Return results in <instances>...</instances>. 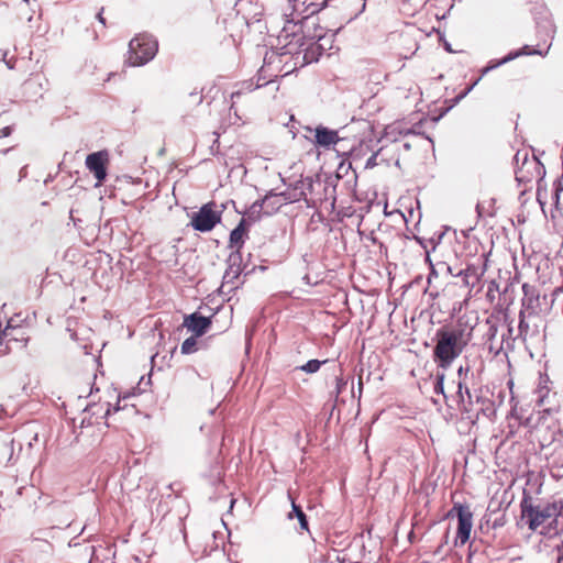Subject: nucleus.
<instances>
[{"label": "nucleus", "mask_w": 563, "mask_h": 563, "mask_svg": "<svg viewBox=\"0 0 563 563\" xmlns=\"http://www.w3.org/2000/svg\"><path fill=\"white\" fill-rule=\"evenodd\" d=\"M520 511L529 530L539 531L544 537L563 534L562 499H539L523 493Z\"/></svg>", "instance_id": "obj_1"}, {"label": "nucleus", "mask_w": 563, "mask_h": 563, "mask_svg": "<svg viewBox=\"0 0 563 563\" xmlns=\"http://www.w3.org/2000/svg\"><path fill=\"white\" fill-rule=\"evenodd\" d=\"M462 329L442 327L435 332L433 360L442 369H448L466 346Z\"/></svg>", "instance_id": "obj_2"}, {"label": "nucleus", "mask_w": 563, "mask_h": 563, "mask_svg": "<svg viewBox=\"0 0 563 563\" xmlns=\"http://www.w3.org/2000/svg\"><path fill=\"white\" fill-rule=\"evenodd\" d=\"M158 49V42L151 34H139L129 43L128 63L130 66H143L152 60Z\"/></svg>", "instance_id": "obj_3"}, {"label": "nucleus", "mask_w": 563, "mask_h": 563, "mask_svg": "<svg viewBox=\"0 0 563 563\" xmlns=\"http://www.w3.org/2000/svg\"><path fill=\"white\" fill-rule=\"evenodd\" d=\"M214 207V202H208L192 216L190 224L196 231L209 232L220 223L222 211H217Z\"/></svg>", "instance_id": "obj_4"}, {"label": "nucleus", "mask_w": 563, "mask_h": 563, "mask_svg": "<svg viewBox=\"0 0 563 563\" xmlns=\"http://www.w3.org/2000/svg\"><path fill=\"white\" fill-rule=\"evenodd\" d=\"M284 205L279 192L272 190L267 192L263 199L253 202L247 214L250 219L256 221L261 219L262 214L271 216L277 212Z\"/></svg>", "instance_id": "obj_5"}, {"label": "nucleus", "mask_w": 563, "mask_h": 563, "mask_svg": "<svg viewBox=\"0 0 563 563\" xmlns=\"http://www.w3.org/2000/svg\"><path fill=\"white\" fill-rule=\"evenodd\" d=\"M456 512L457 517V532L455 539V545L465 544L471 538V531L473 527V512L467 505L454 504L450 510L449 516Z\"/></svg>", "instance_id": "obj_6"}, {"label": "nucleus", "mask_w": 563, "mask_h": 563, "mask_svg": "<svg viewBox=\"0 0 563 563\" xmlns=\"http://www.w3.org/2000/svg\"><path fill=\"white\" fill-rule=\"evenodd\" d=\"M516 180L518 183H530L534 178H541L544 174L543 165L536 157L528 158L525 155L522 165L516 169Z\"/></svg>", "instance_id": "obj_7"}, {"label": "nucleus", "mask_w": 563, "mask_h": 563, "mask_svg": "<svg viewBox=\"0 0 563 563\" xmlns=\"http://www.w3.org/2000/svg\"><path fill=\"white\" fill-rule=\"evenodd\" d=\"M523 297L521 299V309L528 316L538 317L541 311L540 292L536 286L525 283L522 285Z\"/></svg>", "instance_id": "obj_8"}, {"label": "nucleus", "mask_w": 563, "mask_h": 563, "mask_svg": "<svg viewBox=\"0 0 563 563\" xmlns=\"http://www.w3.org/2000/svg\"><path fill=\"white\" fill-rule=\"evenodd\" d=\"M549 383H550L549 376L541 375L539 378L538 387L534 390V394L537 396L536 405L540 409H542L543 412H547V413H551L554 411V407L552 406V400L556 395L555 393L551 394Z\"/></svg>", "instance_id": "obj_9"}, {"label": "nucleus", "mask_w": 563, "mask_h": 563, "mask_svg": "<svg viewBox=\"0 0 563 563\" xmlns=\"http://www.w3.org/2000/svg\"><path fill=\"white\" fill-rule=\"evenodd\" d=\"M109 154L107 151H98L86 157V167L91 172L98 181H103L107 177V163Z\"/></svg>", "instance_id": "obj_10"}, {"label": "nucleus", "mask_w": 563, "mask_h": 563, "mask_svg": "<svg viewBox=\"0 0 563 563\" xmlns=\"http://www.w3.org/2000/svg\"><path fill=\"white\" fill-rule=\"evenodd\" d=\"M486 265L468 264L464 269L456 273V277H461L465 287L474 288L479 284L485 273Z\"/></svg>", "instance_id": "obj_11"}, {"label": "nucleus", "mask_w": 563, "mask_h": 563, "mask_svg": "<svg viewBox=\"0 0 563 563\" xmlns=\"http://www.w3.org/2000/svg\"><path fill=\"white\" fill-rule=\"evenodd\" d=\"M211 324V317H203L198 312H194L185 317L184 325L195 333L196 336H201L206 333Z\"/></svg>", "instance_id": "obj_12"}, {"label": "nucleus", "mask_w": 563, "mask_h": 563, "mask_svg": "<svg viewBox=\"0 0 563 563\" xmlns=\"http://www.w3.org/2000/svg\"><path fill=\"white\" fill-rule=\"evenodd\" d=\"M314 139L316 144L324 148L335 145L340 141L335 130H331L322 125H318L314 129Z\"/></svg>", "instance_id": "obj_13"}, {"label": "nucleus", "mask_w": 563, "mask_h": 563, "mask_svg": "<svg viewBox=\"0 0 563 563\" xmlns=\"http://www.w3.org/2000/svg\"><path fill=\"white\" fill-rule=\"evenodd\" d=\"M241 253L231 252V254L228 257V268L223 275L224 284H233L234 279H236L241 275Z\"/></svg>", "instance_id": "obj_14"}, {"label": "nucleus", "mask_w": 563, "mask_h": 563, "mask_svg": "<svg viewBox=\"0 0 563 563\" xmlns=\"http://www.w3.org/2000/svg\"><path fill=\"white\" fill-rule=\"evenodd\" d=\"M285 205L298 202L306 197L303 180H297L285 191L279 192Z\"/></svg>", "instance_id": "obj_15"}, {"label": "nucleus", "mask_w": 563, "mask_h": 563, "mask_svg": "<svg viewBox=\"0 0 563 563\" xmlns=\"http://www.w3.org/2000/svg\"><path fill=\"white\" fill-rule=\"evenodd\" d=\"M519 324H518V334L522 342H526L529 336L538 335L539 328L537 324L530 325L529 319L534 318L536 316H528L523 312H519Z\"/></svg>", "instance_id": "obj_16"}, {"label": "nucleus", "mask_w": 563, "mask_h": 563, "mask_svg": "<svg viewBox=\"0 0 563 563\" xmlns=\"http://www.w3.org/2000/svg\"><path fill=\"white\" fill-rule=\"evenodd\" d=\"M487 330L484 334L485 342L488 344V350L498 355L503 351V343L496 345L495 341L498 334V324L495 320L488 318L486 320Z\"/></svg>", "instance_id": "obj_17"}, {"label": "nucleus", "mask_w": 563, "mask_h": 563, "mask_svg": "<svg viewBox=\"0 0 563 563\" xmlns=\"http://www.w3.org/2000/svg\"><path fill=\"white\" fill-rule=\"evenodd\" d=\"M0 334L9 344L14 342L16 344L21 343V346H25L29 341V339L23 335V329L20 327H13L11 321L8 322V325Z\"/></svg>", "instance_id": "obj_18"}, {"label": "nucleus", "mask_w": 563, "mask_h": 563, "mask_svg": "<svg viewBox=\"0 0 563 563\" xmlns=\"http://www.w3.org/2000/svg\"><path fill=\"white\" fill-rule=\"evenodd\" d=\"M245 219H241L239 224L231 231L229 238V247L234 249L233 252H240L244 244Z\"/></svg>", "instance_id": "obj_19"}, {"label": "nucleus", "mask_w": 563, "mask_h": 563, "mask_svg": "<svg viewBox=\"0 0 563 563\" xmlns=\"http://www.w3.org/2000/svg\"><path fill=\"white\" fill-rule=\"evenodd\" d=\"M321 38H322V35H320V34L310 38V42L307 44L308 46L305 49V54H303V63L305 64H310L312 62L318 60V56L320 55L319 49L321 48V46L318 44V41H320Z\"/></svg>", "instance_id": "obj_20"}, {"label": "nucleus", "mask_w": 563, "mask_h": 563, "mask_svg": "<svg viewBox=\"0 0 563 563\" xmlns=\"http://www.w3.org/2000/svg\"><path fill=\"white\" fill-rule=\"evenodd\" d=\"M24 90L25 93L32 91L33 95L31 97H42V91L44 90L43 82L36 77L30 78L24 82Z\"/></svg>", "instance_id": "obj_21"}, {"label": "nucleus", "mask_w": 563, "mask_h": 563, "mask_svg": "<svg viewBox=\"0 0 563 563\" xmlns=\"http://www.w3.org/2000/svg\"><path fill=\"white\" fill-rule=\"evenodd\" d=\"M517 57H519V53H509L508 55H506L504 58H501L499 60H490L488 63V65L482 69V76L488 74L490 70H493L508 62L516 59Z\"/></svg>", "instance_id": "obj_22"}, {"label": "nucleus", "mask_w": 563, "mask_h": 563, "mask_svg": "<svg viewBox=\"0 0 563 563\" xmlns=\"http://www.w3.org/2000/svg\"><path fill=\"white\" fill-rule=\"evenodd\" d=\"M291 509H292V511L289 514V518H291V514H294L296 516V518L298 519L300 528L302 530H308V519H307V516L303 512V510L301 509V507L296 505L294 499H291Z\"/></svg>", "instance_id": "obj_23"}, {"label": "nucleus", "mask_w": 563, "mask_h": 563, "mask_svg": "<svg viewBox=\"0 0 563 563\" xmlns=\"http://www.w3.org/2000/svg\"><path fill=\"white\" fill-rule=\"evenodd\" d=\"M476 212L479 218L482 217H493L494 212V199H489L488 201H482L476 205Z\"/></svg>", "instance_id": "obj_24"}, {"label": "nucleus", "mask_w": 563, "mask_h": 563, "mask_svg": "<svg viewBox=\"0 0 563 563\" xmlns=\"http://www.w3.org/2000/svg\"><path fill=\"white\" fill-rule=\"evenodd\" d=\"M465 387L466 386L464 385V383L462 380L457 382L456 399H457L460 409L465 413H470V409L466 407Z\"/></svg>", "instance_id": "obj_25"}, {"label": "nucleus", "mask_w": 563, "mask_h": 563, "mask_svg": "<svg viewBox=\"0 0 563 563\" xmlns=\"http://www.w3.org/2000/svg\"><path fill=\"white\" fill-rule=\"evenodd\" d=\"M512 332H514V328L511 325V323L508 325V329H507V333H504L501 335V342L503 345L506 344V347L508 350H512L514 349V342L518 339L517 336H512Z\"/></svg>", "instance_id": "obj_26"}, {"label": "nucleus", "mask_w": 563, "mask_h": 563, "mask_svg": "<svg viewBox=\"0 0 563 563\" xmlns=\"http://www.w3.org/2000/svg\"><path fill=\"white\" fill-rule=\"evenodd\" d=\"M327 361L309 360L305 365L300 367L301 371L313 374L318 372L323 363Z\"/></svg>", "instance_id": "obj_27"}, {"label": "nucleus", "mask_w": 563, "mask_h": 563, "mask_svg": "<svg viewBox=\"0 0 563 563\" xmlns=\"http://www.w3.org/2000/svg\"><path fill=\"white\" fill-rule=\"evenodd\" d=\"M444 379H445V374L443 372L442 373L438 372L435 375L433 390L435 394L443 395V397L446 398V395L444 393Z\"/></svg>", "instance_id": "obj_28"}, {"label": "nucleus", "mask_w": 563, "mask_h": 563, "mask_svg": "<svg viewBox=\"0 0 563 563\" xmlns=\"http://www.w3.org/2000/svg\"><path fill=\"white\" fill-rule=\"evenodd\" d=\"M196 335L195 336H190V338H187L181 346H180V351L183 354H190L192 352L196 351V344H197V340H196Z\"/></svg>", "instance_id": "obj_29"}, {"label": "nucleus", "mask_w": 563, "mask_h": 563, "mask_svg": "<svg viewBox=\"0 0 563 563\" xmlns=\"http://www.w3.org/2000/svg\"><path fill=\"white\" fill-rule=\"evenodd\" d=\"M547 49H549V47ZM512 53H519V57H520V56H523V55H544V54L548 53V51H545L544 53L542 51H540V49H532L531 51L528 45H525L520 49L514 51Z\"/></svg>", "instance_id": "obj_30"}, {"label": "nucleus", "mask_w": 563, "mask_h": 563, "mask_svg": "<svg viewBox=\"0 0 563 563\" xmlns=\"http://www.w3.org/2000/svg\"><path fill=\"white\" fill-rule=\"evenodd\" d=\"M443 236H444V232L434 233L433 236H431L428 240L429 245H431V251L435 250L437 245L441 242Z\"/></svg>", "instance_id": "obj_31"}, {"label": "nucleus", "mask_w": 563, "mask_h": 563, "mask_svg": "<svg viewBox=\"0 0 563 563\" xmlns=\"http://www.w3.org/2000/svg\"><path fill=\"white\" fill-rule=\"evenodd\" d=\"M10 351H11L10 344L0 334V356L7 355L8 353H10Z\"/></svg>", "instance_id": "obj_32"}, {"label": "nucleus", "mask_w": 563, "mask_h": 563, "mask_svg": "<svg viewBox=\"0 0 563 563\" xmlns=\"http://www.w3.org/2000/svg\"><path fill=\"white\" fill-rule=\"evenodd\" d=\"M376 161H377V153H374L367 158V161L365 163V168H374L377 165Z\"/></svg>", "instance_id": "obj_33"}, {"label": "nucleus", "mask_w": 563, "mask_h": 563, "mask_svg": "<svg viewBox=\"0 0 563 563\" xmlns=\"http://www.w3.org/2000/svg\"><path fill=\"white\" fill-rule=\"evenodd\" d=\"M465 399H466V407L470 409V412H471L472 405H473V395L468 387H465Z\"/></svg>", "instance_id": "obj_34"}, {"label": "nucleus", "mask_w": 563, "mask_h": 563, "mask_svg": "<svg viewBox=\"0 0 563 563\" xmlns=\"http://www.w3.org/2000/svg\"><path fill=\"white\" fill-rule=\"evenodd\" d=\"M479 78L475 80L470 87H467L464 91L459 93V96L462 98V100L473 90V88L478 84Z\"/></svg>", "instance_id": "obj_35"}, {"label": "nucleus", "mask_w": 563, "mask_h": 563, "mask_svg": "<svg viewBox=\"0 0 563 563\" xmlns=\"http://www.w3.org/2000/svg\"><path fill=\"white\" fill-rule=\"evenodd\" d=\"M93 423L91 417L87 418V417H84L81 420H80V428H86V427H89Z\"/></svg>", "instance_id": "obj_36"}, {"label": "nucleus", "mask_w": 563, "mask_h": 563, "mask_svg": "<svg viewBox=\"0 0 563 563\" xmlns=\"http://www.w3.org/2000/svg\"><path fill=\"white\" fill-rule=\"evenodd\" d=\"M12 133L11 126H4L0 130V137H8Z\"/></svg>", "instance_id": "obj_37"}, {"label": "nucleus", "mask_w": 563, "mask_h": 563, "mask_svg": "<svg viewBox=\"0 0 563 563\" xmlns=\"http://www.w3.org/2000/svg\"><path fill=\"white\" fill-rule=\"evenodd\" d=\"M271 81V79H266L265 77L262 78V76H258L256 87L260 88L262 86L267 85Z\"/></svg>", "instance_id": "obj_38"}, {"label": "nucleus", "mask_w": 563, "mask_h": 563, "mask_svg": "<svg viewBox=\"0 0 563 563\" xmlns=\"http://www.w3.org/2000/svg\"><path fill=\"white\" fill-rule=\"evenodd\" d=\"M415 239L421 245V247H423L426 250V252L429 251L428 250V245H429L428 241H426V240H423L421 238H418V236H416Z\"/></svg>", "instance_id": "obj_39"}, {"label": "nucleus", "mask_w": 563, "mask_h": 563, "mask_svg": "<svg viewBox=\"0 0 563 563\" xmlns=\"http://www.w3.org/2000/svg\"><path fill=\"white\" fill-rule=\"evenodd\" d=\"M468 371H470V367H468V366H467V367H465V368H464L463 366H461V367L457 369L459 380H462V375H463L464 373H467Z\"/></svg>", "instance_id": "obj_40"}, {"label": "nucleus", "mask_w": 563, "mask_h": 563, "mask_svg": "<svg viewBox=\"0 0 563 563\" xmlns=\"http://www.w3.org/2000/svg\"><path fill=\"white\" fill-rule=\"evenodd\" d=\"M439 265L443 266L445 271L451 274L452 276H456V274L453 273L452 267L443 262L439 263Z\"/></svg>", "instance_id": "obj_41"}, {"label": "nucleus", "mask_w": 563, "mask_h": 563, "mask_svg": "<svg viewBox=\"0 0 563 563\" xmlns=\"http://www.w3.org/2000/svg\"><path fill=\"white\" fill-rule=\"evenodd\" d=\"M97 407V405H87L84 409L85 412H91L92 415H96V411L93 410Z\"/></svg>", "instance_id": "obj_42"}, {"label": "nucleus", "mask_w": 563, "mask_h": 563, "mask_svg": "<svg viewBox=\"0 0 563 563\" xmlns=\"http://www.w3.org/2000/svg\"><path fill=\"white\" fill-rule=\"evenodd\" d=\"M437 275H438V274H437V271H435V268H434V265H433V264H431V267H430V274H429V276H428V280L430 282L431 277L437 276Z\"/></svg>", "instance_id": "obj_43"}, {"label": "nucleus", "mask_w": 563, "mask_h": 563, "mask_svg": "<svg viewBox=\"0 0 563 563\" xmlns=\"http://www.w3.org/2000/svg\"><path fill=\"white\" fill-rule=\"evenodd\" d=\"M554 550L556 551L558 555H561V553L563 552V542L555 545Z\"/></svg>", "instance_id": "obj_44"}, {"label": "nucleus", "mask_w": 563, "mask_h": 563, "mask_svg": "<svg viewBox=\"0 0 563 563\" xmlns=\"http://www.w3.org/2000/svg\"><path fill=\"white\" fill-rule=\"evenodd\" d=\"M97 18H98V21H99L101 24L106 25V20H104V18L102 16V11L98 13Z\"/></svg>", "instance_id": "obj_45"}, {"label": "nucleus", "mask_w": 563, "mask_h": 563, "mask_svg": "<svg viewBox=\"0 0 563 563\" xmlns=\"http://www.w3.org/2000/svg\"><path fill=\"white\" fill-rule=\"evenodd\" d=\"M430 253H431V250L426 252V262H428L429 265L431 266L432 262H431V258H430Z\"/></svg>", "instance_id": "obj_46"}, {"label": "nucleus", "mask_w": 563, "mask_h": 563, "mask_svg": "<svg viewBox=\"0 0 563 563\" xmlns=\"http://www.w3.org/2000/svg\"><path fill=\"white\" fill-rule=\"evenodd\" d=\"M365 1H366V0H363V4H362V7H361V10L355 14V16H354V18H356L360 13H362V12L365 10V8H366V2H365Z\"/></svg>", "instance_id": "obj_47"}, {"label": "nucleus", "mask_w": 563, "mask_h": 563, "mask_svg": "<svg viewBox=\"0 0 563 563\" xmlns=\"http://www.w3.org/2000/svg\"><path fill=\"white\" fill-rule=\"evenodd\" d=\"M26 176V166L22 167L20 170V178H23Z\"/></svg>", "instance_id": "obj_48"}, {"label": "nucleus", "mask_w": 563, "mask_h": 563, "mask_svg": "<svg viewBox=\"0 0 563 563\" xmlns=\"http://www.w3.org/2000/svg\"><path fill=\"white\" fill-rule=\"evenodd\" d=\"M417 129H418V126L415 125L412 129L408 130V133L420 134V132Z\"/></svg>", "instance_id": "obj_49"}, {"label": "nucleus", "mask_w": 563, "mask_h": 563, "mask_svg": "<svg viewBox=\"0 0 563 563\" xmlns=\"http://www.w3.org/2000/svg\"><path fill=\"white\" fill-rule=\"evenodd\" d=\"M462 100V98L457 95L456 97L453 98V106L454 104H457L460 101Z\"/></svg>", "instance_id": "obj_50"}, {"label": "nucleus", "mask_w": 563, "mask_h": 563, "mask_svg": "<svg viewBox=\"0 0 563 563\" xmlns=\"http://www.w3.org/2000/svg\"><path fill=\"white\" fill-rule=\"evenodd\" d=\"M444 48H445L446 52H450V53L453 52L452 48H451V45L448 42L444 43Z\"/></svg>", "instance_id": "obj_51"}, {"label": "nucleus", "mask_w": 563, "mask_h": 563, "mask_svg": "<svg viewBox=\"0 0 563 563\" xmlns=\"http://www.w3.org/2000/svg\"><path fill=\"white\" fill-rule=\"evenodd\" d=\"M556 563H563V552L556 556Z\"/></svg>", "instance_id": "obj_52"}, {"label": "nucleus", "mask_w": 563, "mask_h": 563, "mask_svg": "<svg viewBox=\"0 0 563 563\" xmlns=\"http://www.w3.org/2000/svg\"><path fill=\"white\" fill-rule=\"evenodd\" d=\"M5 64H7L9 69H12L14 67V65L12 64L11 60H5Z\"/></svg>", "instance_id": "obj_53"}, {"label": "nucleus", "mask_w": 563, "mask_h": 563, "mask_svg": "<svg viewBox=\"0 0 563 563\" xmlns=\"http://www.w3.org/2000/svg\"><path fill=\"white\" fill-rule=\"evenodd\" d=\"M107 406H108V407H107V410H106V412H104V417L109 416V415H110V410H111V409H110V404H107Z\"/></svg>", "instance_id": "obj_54"}, {"label": "nucleus", "mask_w": 563, "mask_h": 563, "mask_svg": "<svg viewBox=\"0 0 563 563\" xmlns=\"http://www.w3.org/2000/svg\"><path fill=\"white\" fill-rule=\"evenodd\" d=\"M240 96H241V92L238 91V92H233L231 97L234 98V97H240Z\"/></svg>", "instance_id": "obj_55"}, {"label": "nucleus", "mask_w": 563, "mask_h": 563, "mask_svg": "<svg viewBox=\"0 0 563 563\" xmlns=\"http://www.w3.org/2000/svg\"><path fill=\"white\" fill-rule=\"evenodd\" d=\"M7 444H13L14 443V439H9L5 441Z\"/></svg>", "instance_id": "obj_56"}, {"label": "nucleus", "mask_w": 563, "mask_h": 563, "mask_svg": "<svg viewBox=\"0 0 563 563\" xmlns=\"http://www.w3.org/2000/svg\"><path fill=\"white\" fill-rule=\"evenodd\" d=\"M327 3H328V0H323V2L321 3V5H320V8H319V9H321V8L325 7V5H327Z\"/></svg>", "instance_id": "obj_57"}, {"label": "nucleus", "mask_w": 563, "mask_h": 563, "mask_svg": "<svg viewBox=\"0 0 563 563\" xmlns=\"http://www.w3.org/2000/svg\"><path fill=\"white\" fill-rule=\"evenodd\" d=\"M476 401H477V402L483 401L482 397L477 396V397H476Z\"/></svg>", "instance_id": "obj_58"}, {"label": "nucleus", "mask_w": 563, "mask_h": 563, "mask_svg": "<svg viewBox=\"0 0 563 563\" xmlns=\"http://www.w3.org/2000/svg\"><path fill=\"white\" fill-rule=\"evenodd\" d=\"M25 2H29V0H24Z\"/></svg>", "instance_id": "obj_59"}]
</instances>
